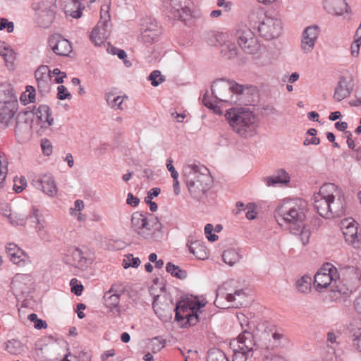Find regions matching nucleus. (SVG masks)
<instances>
[{
  "label": "nucleus",
  "instance_id": "f257e3e1",
  "mask_svg": "<svg viewBox=\"0 0 361 361\" xmlns=\"http://www.w3.org/2000/svg\"><path fill=\"white\" fill-rule=\"evenodd\" d=\"M357 278L355 269L348 267L341 280L336 268L331 264L326 263L314 275V285L318 292H322L329 287L333 291L348 295L355 290L353 281Z\"/></svg>",
  "mask_w": 361,
  "mask_h": 361
},
{
  "label": "nucleus",
  "instance_id": "f03ea898",
  "mask_svg": "<svg viewBox=\"0 0 361 361\" xmlns=\"http://www.w3.org/2000/svg\"><path fill=\"white\" fill-rule=\"evenodd\" d=\"M314 208L325 219L341 216L345 214V202L341 190L334 183H325L314 195Z\"/></svg>",
  "mask_w": 361,
  "mask_h": 361
},
{
  "label": "nucleus",
  "instance_id": "7ed1b4c3",
  "mask_svg": "<svg viewBox=\"0 0 361 361\" xmlns=\"http://www.w3.org/2000/svg\"><path fill=\"white\" fill-rule=\"evenodd\" d=\"M307 203L302 199L285 200L275 210V218L280 224L288 226L290 233H298L303 226Z\"/></svg>",
  "mask_w": 361,
  "mask_h": 361
},
{
  "label": "nucleus",
  "instance_id": "20e7f679",
  "mask_svg": "<svg viewBox=\"0 0 361 361\" xmlns=\"http://www.w3.org/2000/svg\"><path fill=\"white\" fill-rule=\"evenodd\" d=\"M244 91L243 85L234 81H226L224 79H220L214 82L212 86V97L209 98L208 92H206L202 97V103L211 109L216 108L215 103L216 102L236 104L240 102Z\"/></svg>",
  "mask_w": 361,
  "mask_h": 361
},
{
  "label": "nucleus",
  "instance_id": "39448f33",
  "mask_svg": "<svg viewBox=\"0 0 361 361\" xmlns=\"http://www.w3.org/2000/svg\"><path fill=\"white\" fill-rule=\"evenodd\" d=\"M225 118L233 131L240 137L248 139L256 135L258 118L248 108H231L226 111Z\"/></svg>",
  "mask_w": 361,
  "mask_h": 361
},
{
  "label": "nucleus",
  "instance_id": "423d86ee",
  "mask_svg": "<svg viewBox=\"0 0 361 361\" xmlns=\"http://www.w3.org/2000/svg\"><path fill=\"white\" fill-rule=\"evenodd\" d=\"M183 174L191 197L197 200L204 197L212 183L207 168L200 164H188L183 167Z\"/></svg>",
  "mask_w": 361,
  "mask_h": 361
},
{
  "label": "nucleus",
  "instance_id": "0eeeda50",
  "mask_svg": "<svg viewBox=\"0 0 361 361\" xmlns=\"http://www.w3.org/2000/svg\"><path fill=\"white\" fill-rule=\"evenodd\" d=\"M204 305L205 302L198 300L197 298L183 300L176 305L175 319L182 327L194 326L204 319L201 316L202 313L201 309Z\"/></svg>",
  "mask_w": 361,
  "mask_h": 361
},
{
  "label": "nucleus",
  "instance_id": "6e6552de",
  "mask_svg": "<svg viewBox=\"0 0 361 361\" xmlns=\"http://www.w3.org/2000/svg\"><path fill=\"white\" fill-rule=\"evenodd\" d=\"M133 231L146 240H159L161 238V224L150 214L135 212L131 217Z\"/></svg>",
  "mask_w": 361,
  "mask_h": 361
},
{
  "label": "nucleus",
  "instance_id": "1a4fd4ad",
  "mask_svg": "<svg viewBox=\"0 0 361 361\" xmlns=\"http://www.w3.org/2000/svg\"><path fill=\"white\" fill-rule=\"evenodd\" d=\"M162 6L169 18L180 20L185 25L192 24L190 20L197 17L190 0H163Z\"/></svg>",
  "mask_w": 361,
  "mask_h": 361
},
{
  "label": "nucleus",
  "instance_id": "9d476101",
  "mask_svg": "<svg viewBox=\"0 0 361 361\" xmlns=\"http://www.w3.org/2000/svg\"><path fill=\"white\" fill-rule=\"evenodd\" d=\"M234 37L238 46L245 53L255 54L259 51L260 44L247 25H238L235 28Z\"/></svg>",
  "mask_w": 361,
  "mask_h": 361
},
{
  "label": "nucleus",
  "instance_id": "9b49d317",
  "mask_svg": "<svg viewBox=\"0 0 361 361\" xmlns=\"http://www.w3.org/2000/svg\"><path fill=\"white\" fill-rule=\"evenodd\" d=\"M110 6V0H108L106 4L102 6L100 20L94 27L90 34V39L95 46L102 45L109 35L108 26L109 22L111 20V16L109 13Z\"/></svg>",
  "mask_w": 361,
  "mask_h": 361
},
{
  "label": "nucleus",
  "instance_id": "f8f14e48",
  "mask_svg": "<svg viewBox=\"0 0 361 361\" xmlns=\"http://www.w3.org/2000/svg\"><path fill=\"white\" fill-rule=\"evenodd\" d=\"M358 226L352 218L342 219L339 224L345 242L356 249L361 247V232H358Z\"/></svg>",
  "mask_w": 361,
  "mask_h": 361
},
{
  "label": "nucleus",
  "instance_id": "ddd939ff",
  "mask_svg": "<svg viewBox=\"0 0 361 361\" xmlns=\"http://www.w3.org/2000/svg\"><path fill=\"white\" fill-rule=\"evenodd\" d=\"M260 36L267 40L279 37L282 30L281 21L277 18L264 16L257 25H254Z\"/></svg>",
  "mask_w": 361,
  "mask_h": 361
},
{
  "label": "nucleus",
  "instance_id": "4468645a",
  "mask_svg": "<svg viewBox=\"0 0 361 361\" xmlns=\"http://www.w3.org/2000/svg\"><path fill=\"white\" fill-rule=\"evenodd\" d=\"M27 222L30 227L35 229L41 239L45 240L48 238V233L46 230L47 222L39 210L35 207H33L30 211L29 214L26 215Z\"/></svg>",
  "mask_w": 361,
  "mask_h": 361
},
{
  "label": "nucleus",
  "instance_id": "2eb2a0df",
  "mask_svg": "<svg viewBox=\"0 0 361 361\" xmlns=\"http://www.w3.org/2000/svg\"><path fill=\"white\" fill-rule=\"evenodd\" d=\"M231 348L235 350H242L253 354L256 341L252 333L243 331L236 338L231 342Z\"/></svg>",
  "mask_w": 361,
  "mask_h": 361
},
{
  "label": "nucleus",
  "instance_id": "dca6fc26",
  "mask_svg": "<svg viewBox=\"0 0 361 361\" xmlns=\"http://www.w3.org/2000/svg\"><path fill=\"white\" fill-rule=\"evenodd\" d=\"M319 32L320 28L317 25L308 26L303 30L300 47L304 53L308 54L312 51Z\"/></svg>",
  "mask_w": 361,
  "mask_h": 361
},
{
  "label": "nucleus",
  "instance_id": "f3484780",
  "mask_svg": "<svg viewBox=\"0 0 361 361\" xmlns=\"http://www.w3.org/2000/svg\"><path fill=\"white\" fill-rule=\"evenodd\" d=\"M49 46L54 54L61 56H67L72 51L69 41L59 34H54L49 37Z\"/></svg>",
  "mask_w": 361,
  "mask_h": 361
},
{
  "label": "nucleus",
  "instance_id": "a211bd4d",
  "mask_svg": "<svg viewBox=\"0 0 361 361\" xmlns=\"http://www.w3.org/2000/svg\"><path fill=\"white\" fill-rule=\"evenodd\" d=\"M6 252L10 260L18 267H25L30 262L26 252L15 243H8L6 245Z\"/></svg>",
  "mask_w": 361,
  "mask_h": 361
},
{
  "label": "nucleus",
  "instance_id": "6ab92c4d",
  "mask_svg": "<svg viewBox=\"0 0 361 361\" xmlns=\"http://www.w3.org/2000/svg\"><path fill=\"white\" fill-rule=\"evenodd\" d=\"M32 185L50 197L54 196L57 192L56 183L51 174H44L36 177L32 180Z\"/></svg>",
  "mask_w": 361,
  "mask_h": 361
},
{
  "label": "nucleus",
  "instance_id": "aec40b11",
  "mask_svg": "<svg viewBox=\"0 0 361 361\" xmlns=\"http://www.w3.org/2000/svg\"><path fill=\"white\" fill-rule=\"evenodd\" d=\"M269 337L268 343H264L263 350H274V348H281L285 345L288 342V338L284 334L283 329L279 328L271 329L267 333Z\"/></svg>",
  "mask_w": 361,
  "mask_h": 361
},
{
  "label": "nucleus",
  "instance_id": "412c9836",
  "mask_svg": "<svg viewBox=\"0 0 361 361\" xmlns=\"http://www.w3.org/2000/svg\"><path fill=\"white\" fill-rule=\"evenodd\" d=\"M323 6L328 13L336 16L352 13L351 8L346 0H324Z\"/></svg>",
  "mask_w": 361,
  "mask_h": 361
},
{
  "label": "nucleus",
  "instance_id": "4be33fe9",
  "mask_svg": "<svg viewBox=\"0 0 361 361\" xmlns=\"http://www.w3.org/2000/svg\"><path fill=\"white\" fill-rule=\"evenodd\" d=\"M246 298V294L243 289L235 290L233 293H228L225 296L224 294L217 293L216 299L214 300V305L219 308H227L223 305V299H226L228 302H235V306L238 305H243V300Z\"/></svg>",
  "mask_w": 361,
  "mask_h": 361
},
{
  "label": "nucleus",
  "instance_id": "5701e85b",
  "mask_svg": "<svg viewBox=\"0 0 361 361\" xmlns=\"http://www.w3.org/2000/svg\"><path fill=\"white\" fill-rule=\"evenodd\" d=\"M35 114V123L42 128H47L54 123L50 108L45 104L40 105L37 109H34Z\"/></svg>",
  "mask_w": 361,
  "mask_h": 361
},
{
  "label": "nucleus",
  "instance_id": "b1692460",
  "mask_svg": "<svg viewBox=\"0 0 361 361\" xmlns=\"http://www.w3.org/2000/svg\"><path fill=\"white\" fill-rule=\"evenodd\" d=\"M353 90V81L350 78L341 77L337 87H336L334 99L337 102H341L348 97Z\"/></svg>",
  "mask_w": 361,
  "mask_h": 361
},
{
  "label": "nucleus",
  "instance_id": "393cba45",
  "mask_svg": "<svg viewBox=\"0 0 361 361\" xmlns=\"http://www.w3.org/2000/svg\"><path fill=\"white\" fill-rule=\"evenodd\" d=\"M66 263L77 268L82 269L87 266V259L82 250L78 247L71 248L65 257Z\"/></svg>",
  "mask_w": 361,
  "mask_h": 361
},
{
  "label": "nucleus",
  "instance_id": "a878e982",
  "mask_svg": "<svg viewBox=\"0 0 361 361\" xmlns=\"http://www.w3.org/2000/svg\"><path fill=\"white\" fill-rule=\"evenodd\" d=\"M32 284V276L27 274H17L13 278L11 285L19 293H28Z\"/></svg>",
  "mask_w": 361,
  "mask_h": 361
},
{
  "label": "nucleus",
  "instance_id": "bb28decb",
  "mask_svg": "<svg viewBox=\"0 0 361 361\" xmlns=\"http://www.w3.org/2000/svg\"><path fill=\"white\" fill-rule=\"evenodd\" d=\"M18 109V102H7V104L0 103V121L1 123L8 126L13 119Z\"/></svg>",
  "mask_w": 361,
  "mask_h": 361
},
{
  "label": "nucleus",
  "instance_id": "cd10ccee",
  "mask_svg": "<svg viewBox=\"0 0 361 361\" xmlns=\"http://www.w3.org/2000/svg\"><path fill=\"white\" fill-rule=\"evenodd\" d=\"M187 246L190 252L192 253L197 259L204 260L208 258L209 253L202 241H188Z\"/></svg>",
  "mask_w": 361,
  "mask_h": 361
},
{
  "label": "nucleus",
  "instance_id": "c85d7f7f",
  "mask_svg": "<svg viewBox=\"0 0 361 361\" xmlns=\"http://www.w3.org/2000/svg\"><path fill=\"white\" fill-rule=\"evenodd\" d=\"M267 185L276 186L279 184H286L290 181V177L284 169L278 171L277 174L272 176H267L263 178Z\"/></svg>",
  "mask_w": 361,
  "mask_h": 361
},
{
  "label": "nucleus",
  "instance_id": "c756f323",
  "mask_svg": "<svg viewBox=\"0 0 361 361\" xmlns=\"http://www.w3.org/2000/svg\"><path fill=\"white\" fill-rule=\"evenodd\" d=\"M35 21L38 26L47 28L53 23L55 18V11H36Z\"/></svg>",
  "mask_w": 361,
  "mask_h": 361
},
{
  "label": "nucleus",
  "instance_id": "7c9ffc66",
  "mask_svg": "<svg viewBox=\"0 0 361 361\" xmlns=\"http://www.w3.org/2000/svg\"><path fill=\"white\" fill-rule=\"evenodd\" d=\"M18 102L14 88L10 84H1L0 85V103Z\"/></svg>",
  "mask_w": 361,
  "mask_h": 361
},
{
  "label": "nucleus",
  "instance_id": "2f4dec72",
  "mask_svg": "<svg viewBox=\"0 0 361 361\" xmlns=\"http://www.w3.org/2000/svg\"><path fill=\"white\" fill-rule=\"evenodd\" d=\"M35 114L34 109L20 111L16 116V125L25 124L32 128L35 123Z\"/></svg>",
  "mask_w": 361,
  "mask_h": 361
},
{
  "label": "nucleus",
  "instance_id": "473e14b6",
  "mask_svg": "<svg viewBox=\"0 0 361 361\" xmlns=\"http://www.w3.org/2000/svg\"><path fill=\"white\" fill-rule=\"evenodd\" d=\"M81 0H71V3L66 6L65 13L73 18H79L82 16V11L84 6L80 2Z\"/></svg>",
  "mask_w": 361,
  "mask_h": 361
},
{
  "label": "nucleus",
  "instance_id": "72a5a7b5",
  "mask_svg": "<svg viewBox=\"0 0 361 361\" xmlns=\"http://www.w3.org/2000/svg\"><path fill=\"white\" fill-rule=\"evenodd\" d=\"M106 101L108 104V105L114 109H119L123 110V103L124 99H128L127 96H118L116 95L115 93H107L105 95Z\"/></svg>",
  "mask_w": 361,
  "mask_h": 361
},
{
  "label": "nucleus",
  "instance_id": "f704fd0d",
  "mask_svg": "<svg viewBox=\"0 0 361 361\" xmlns=\"http://www.w3.org/2000/svg\"><path fill=\"white\" fill-rule=\"evenodd\" d=\"M2 215L6 216L11 224L13 226L26 225V215L20 213H11V209H6V212H2Z\"/></svg>",
  "mask_w": 361,
  "mask_h": 361
},
{
  "label": "nucleus",
  "instance_id": "c9c22d12",
  "mask_svg": "<svg viewBox=\"0 0 361 361\" xmlns=\"http://www.w3.org/2000/svg\"><path fill=\"white\" fill-rule=\"evenodd\" d=\"M159 31L153 27H146L141 32V41L145 44H152L159 37Z\"/></svg>",
  "mask_w": 361,
  "mask_h": 361
},
{
  "label": "nucleus",
  "instance_id": "e433bc0d",
  "mask_svg": "<svg viewBox=\"0 0 361 361\" xmlns=\"http://www.w3.org/2000/svg\"><path fill=\"white\" fill-rule=\"evenodd\" d=\"M312 278L309 275H304L297 280L295 286L300 293H308L311 290Z\"/></svg>",
  "mask_w": 361,
  "mask_h": 361
},
{
  "label": "nucleus",
  "instance_id": "4c0bfd02",
  "mask_svg": "<svg viewBox=\"0 0 361 361\" xmlns=\"http://www.w3.org/2000/svg\"><path fill=\"white\" fill-rule=\"evenodd\" d=\"M223 261L228 264L233 266L240 259V255L235 249H228L226 250L222 255Z\"/></svg>",
  "mask_w": 361,
  "mask_h": 361
},
{
  "label": "nucleus",
  "instance_id": "58836bf2",
  "mask_svg": "<svg viewBox=\"0 0 361 361\" xmlns=\"http://www.w3.org/2000/svg\"><path fill=\"white\" fill-rule=\"evenodd\" d=\"M32 7L35 11H55L56 0H40L32 4Z\"/></svg>",
  "mask_w": 361,
  "mask_h": 361
},
{
  "label": "nucleus",
  "instance_id": "ea45409f",
  "mask_svg": "<svg viewBox=\"0 0 361 361\" xmlns=\"http://www.w3.org/2000/svg\"><path fill=\"white\" fill-rule=\"evenodd\" d=\"M113 288L104 293L103 297L105 305L110 308L117 307L120 301V295L118 293H111Z\"/></svg>",
  "mask_w": 361,
  "mask_h": 361
},
{
  "label": "nucleus",
  "instance_id": "a19ab883",
  "mask_svg": "<svg viewBox=\"0 0 361 361\" xmlns=\"http://www.w3.org/2000/svg\"><path fill=\"white\" fill-rule=\"evenodd\" d=\"M221 51L224 56L231 59L237 55L238 48L234 43L228 41L222 45Z\"/></svg>",
  "mask_w": 361,
  "mask_h": 361
},
{
  "label": "nucleus",
  "instance_id": "79ce46f5",
  "mask_svg": "<svg viewBox=\"0 0 361 361\" xmlns=\"http://www.w3.org/2000/svg\"><path fill=\"white\" fill-rule=\"evenodd\" d=\"M166 270L168 273L177 279H184L187 277L186 271L181 269L178 266H176L171 262L166 264Z\"/></svg>",
  "mask_w": 361,
  "mask_h": 361
},
{
  "label": "nucleus",
  "instance_id": "37998d69",
  "mask_svg": "<svg viewBox=\"0 0 361 361\" xmlns=\"http://www.w3.org/2000/svg\"><path fill=\"white\" fill-rule=\"evenodd\" d=\"M261 356V361H287L283 355L274 350H263Z\"/></svg>",
  "mask_w": 361,
  "mask_h": 361
},
{
  "label": "nucleus",
  "instance_id": "c03bdc74",
  "mask_svg": "<svg viewBox=\"0 0 361 361\" xmlns=\"http://www.w3.org/2000/svg\"><path fill=\"white\" fill-rule=\"evenodd\" d=\"M207 361H229V360L222 350L213 348L208 352Z\"/></svg>",
  "mask_w": 361,
  "mask_h": 361
},
{
  "label": "nucleus",
  "instance_id": "a18cd8bd",
  "mask_svg": "<svg viewBox=\"0 0 361 361\" xmlns=\"http://www.w3.org/2000/svg\"><path fill=\"white\" fill-rule=\"evenodd\" d=\"M35 99V89L30 85L27 86L26 91L21 94L20 100L24 104L34 102Z\"/></svg>",
  "mask_w": 361,
  "mask_h": 361
},
{
  "label": "nucleus",
  "instance_id": "49530a36",
  "mask_svg": "<svg viewBox=\"0 0 361 361\" xmlns=\"http://www.w3.org/2000/svg\"><path fill=\"white\" fill-rule=\"evenodd\" d=\"M0 56H3L6 63H12L15 56L13 51L2 42H0Z\"/></svg>",
  "mask_w": 361,
  "mask_h": 361
},
{
  "label": "nucleus",
  "instance_id": "de8ad7c7",
  "mask_svg": "<svg viewBox=\"0 0 361 361\" xmlns=\"http://www.w3.org/2000/svg\"><path fill=\"white\" fill-rule=\"evenodd\" d=\"M7 164L8 162L4 155L0 154V190L3 188L4 185V181L8 173Z\"/></svg>",
  "mask_w": 361,
  "mask_h": 361
},
{
  "label": "nucleus",
  "instance_id": "09e8293b",
  "mask_svg": "<svg viewBox=\"0 0 361 361\" xmlns=\"http://www.w3.org/2000/svg\"><path fill=\"white\" fill-rule=\"evenodd\" d=\"M233 361H252V353L242 350H235V349H233Z\"/></svg>",
  "mask_w": 361,
  "mask_h": 361
},
{
  "label": "nucleus",
  "instance_id": "8fccbe9b",
  "mask_svg": "<svg viewBox=\"0 0 361 361\" xmlns=\"http://www.w3.org/2000/svg\"><path fill=\"white\" fill-rule=\"evenodd\" d=\"M148 80L151 81L152 85L158 86L165 80L164 77L161 74L159 71H152L148 77Z\"/></svg>",
  "mask_w": 361,
  "mask_h": 361
},
{
  "label": "nucleus",
  "instance_id": "3c124183",
  "mask_svg": "<svg viewBox=\"0 0 361 361\" xmlns=\"http://www.w3.org/2000/svg\"><path fill=\"white\" fill-rule=\"evenodd\" d=\"M70 286L71 288V291L75 294L76 295L79 296L82 294L83 290V286L81 283L78 281V280L76 278H73L70 281Z\"/></svg>",
  "mask_w": 361,
  "mask_h": 361
},
{
  "label": "nucleus",
  "instance_id": "603ef678",
  "mask_svg": "<svg viewBox=\"0 0 361 361\" xmlns=\"http://www.w3.org/2000/svg\"><path fill=\"white\" fill-rule=\"evenodd\" d=\"M35 78L37 81V78L40 79L50 80L51 73L49 72L47 66L39 67L35 72Z\"/></svg>",
  "mask_w": 361,
  "mask_h": 361
},
{
  "label": "nucleus",
  "instance_id": "864d4df0",
  "mask_svg": "<svg viewBox=\"0 0 361 361\" xmlns=\"http://www.w3.org/2000/svg\"><path fill=\"white\" fill-rule=\"evenodd\" d=\"M214 227L212 224H207L204 227V233L207 238L210 242H214L218 239V235L213 233Z\"/></svg>",
  "mask_w": 361,
  "mask_h": 361
},
{
  "label": "nucleus",
  "instance_id": "5fc2aeb1",
  "mask_svg": "<svg viewBox=\"0 0 361 361\" xmlns=\"http://www.w3.org/2000/svg\"><path fill=\"white\" fill-rule=\"evenodd\" d=\"M57 98L60 100L71 99V94L68 91L67 88L63 85H59L57 87Z\"/></svg>",
  "mask_w": 361,
  "mask_h": 361
},
{
  "label": "nucleus",
  "instance_id": "6e6d98bb",
  "mask_svg": "<svg viewBox=\"0 0 361 361\" xmlns=\"http://www.w3.org/2000/svg\"><path fill=\"white\" fill-rule=\"evenodd\" d=\"M41 148L45 156H49L52 153V145L47 139H43L41 141Z\"/></svg>",
  "mask_w": 361,
  "mask_h": 361
},
{
  "label": "nucleus",
  "instance_id": "4d7b16f0",
  "mask_svg": "<svg viewBox=\"0 0 361 361\" xmlns=\"http://www.w3.org/2000/svg\"><path fill=\"white\" fill-rule=\"evenodd\" d=\"M6 29L8 33H11L14 30V24L13 22L8 21L6 18H0V30Z\"/></svg>",
  "mask_w": 361,
  "mask_h": 361
},
{
  "label": "nucleus",
  "instance_id": "13d9d810",
  "mask_svg": "<svg viewBox=\"0 0 361 361\" xmlns=\"http://www.w3.org/2000/svg\"><path fill=\"white\" fill-rule=\"evenodd\" d=\"M51 73V78L52 75H56L54 79L55 82L58 84H61L63 82V78L66 77V74L65 72H61L59 68H56L52 71H49Z\"/></svg>",
  "mask_w": 361,
  "mask_h": 361
},
{
  "label": "nucleus",
  "instance_id": "bf43d9fd",
  "mask_svg": "<svg viewBox=\"0 0 361 361\" xmlns=\"http://www.w3.org/2000/svg\"><path fill=\"white\" fill-rule=\"evenodd\" d=\"M295 235H300V240L302 241V243L303 245H306L309 242V238L310 236V232L308 229L305 228V225L303 224V226L302 229Z\"/></svg>",
  "mask_w": 361,
  "mask_h": 361
},
{
  "label": "nucleus",
  "instance_id": "052dcab7",
  "mask_svg": "<svg viewBox=\"0 0 361 361\" xmlns=\"http://www.w3.org/2000/svg\"><path fill=\"white\" fill-rule=\"evenodd\" d=\"M173 159L171 158H168L166 159V168L171 173V176L173 179H178V173L176 171L173 165Z\"/></svg>",
  "mask_w": 361,
  "mask_h": 361
},
{
  "label": "nucleus",
  "instance_id": "680f3d73",
  "mask_svg": "<svg viewBox=\"0 0 361 361\" xmlns=\"http://www.w3.org/2000/svg\"><path fill=\"white\" fill-rule=\"evenodd\" d=\"M360 40H361V38L360 37L357 39H355L353 42V43L351 44V47H350L351 54L354 57H357L359 54L360 47Z\"/></svg>",
  "mask_w": 361,
  "mask_h": 361
},
{
  "label": "nucleus",
  "instance_id": "e2e57ef3",
  "mask_svg": "<svg viewBox=\"0 0 361 361\" xmlns=\"http://www.w3.org/2000/svg\"><path fill=\"white\" fill-rule=\"evenodd\" d=\"M247 211L245 216L247 219L252 220L256 217V212L254 209V204L252 203L248 204L245 209Z\"/></svg>",
  "mask_w": 361,
  "mask_h": 361
},
{
  "label": "nucleus",
  "instance_id": "0e129e2a",
  "mask_svg": "<svg viewBox=\"0 0 361 361\" xmlns=\"http://www.w3.org/2000/svg\"><path fill=\"white\" fill-rule=\"evenodd\" d=\"M16 344H17L18 345H20V343L16 340H12V341H8V343L6 344L7 351L11 354H16L18 353V349L15 346Z\"/></svg>",
  "mask_w": 361,
  "mask_h": 361
},
{
  "label": "nucleus",
  "instance_id": "69168bd1",
  "mask_svg": "<svg viewBox=\"0 0 361 361\" xmlns=\"http://www.w3.org/2000/svg\"><path fill=\"white\" fill-rule=\"evenodd\" d=\"M75 207L73 209L71 208V214L72 215L75 214L76 215L75 212H80L84 208V202L81 200H77L74 202Z\"/></svg>",
  "mask_w": 361,
  "mask_h": 361
},
{
  "label": "nucleus",
  "instance_id": "338daca9",
  "mask_svg": "<svg viewBox=\"0 0 361 361\" xmlns=\"http://www.w3.org/2000/svg\"><path fill=\"white\" fill-rule=\"evenodd\" d=\"M354 336L353 344L361 353V332L354 334Z\"/></svg>",
  "mask_w": 361,
  "mask_h": 361
},
{
  "label": "nucleus",
  "instance_id": "774afa93",
  "mask_svg": "<svg viewBox=\"0 0 361 361\" xmlns=\"http://www.w3.org/2000/svg\"><path fill=\"white\" fill-rule=\"evenodd\" d=\"M353 305L356 312L361 314V292L355 299Z\"/></svg>",
  "mask_w": 361,
  "mask_h": 361
}]
</instances>
